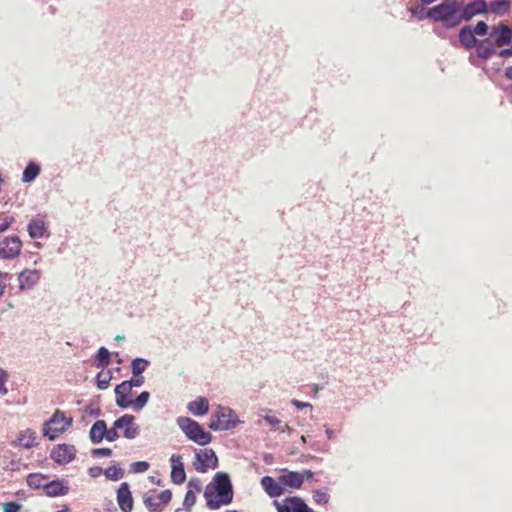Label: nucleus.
<instances>
[{
  "mask_svg": "<svg viewBox=\"0 0 512 512\" xmlns=\"http://www.w3.org/2000/svg\"><path fill=\"white\" fill-rule=\"evenodd\" d=\"M204 497L207 507L211 510L230 504L233 500V486L229 475L225 472H217L213 483L206 486Z\"/></svg>",
  "mask_w": 512,
  "mask_h": 512,
  "instance_id": "1",
  "label": "nucleus"
},
{
  "mask_svg": "<svg viewBox=\"0 0 512 512\" xmlns=\"http://www.w3.org/2000/svg\"><path fill=\"white\" fill-rule=\"evenodd\" d=\"M176 422L189 440L201 446H205L211 442L212 435L206 432L197 421L189 417L181 416L177 418Z\"/></svg>",
  "mask_w": 512,
  "mask_h": 512,
  "instance_id": "2",
  "label": "nucleus"
},
{
  "mask_svg": "<svg viewBox=\"0 0 512 512\" xmlns=\"http://www.w3.org/2000/svg\"><path fill=\"white\" fill-rule=\"evenodd\" d=\"M237 422L236 414L231 408L219 405L212 415L209 428L213 431H225L234 428Z\"/></svg>",
  "mask_w": 512,
  "mask_h": 512,
  "instance_id": "3",
  "label": "nucleus"
},
{
  "mask_svg": "<svg viewBox=\"0 0 512 512\" xmlns=\"http://www.w3.org/2000/svg\"><path fill=\"white\" fill-rule=\"evenodd\" d=\"M72 425V418H66L65 413L56 410L49 421L45 422L43 432L50 440H54L58 434L63 433Z\"/></svg>",
  "mask_w": 512,
  "mask_h": 512,
  "instance_id": "4",
  "label": "nucleus"
},
{
  "mask_svg": "<svg viewBox=\"0 0 512 512\" xmlns=\"http://www.w3.org/2000/svg\"><path fill=\"white\" fill-rule=\"evenodd\" d=\"M460 11V5L456 2H447L444 1L430 9L426 12V17L432 19L435 22H443L451 16L454 12Z\"/></svg>",
  "mask_w": 512,
  "mask_h": 512,
  "instance_id": "5",
  "label": "nucleus"
},
{
  "mask_svg": "<svg viewBox=\"0 0 512 512\" xmlns=\"http://www.w3.org/2000/svg\"><path fill=\"white\" fill-rule=\"evenodd\" d=\"M22 249V241L18 236H8L0 242V257L2 259L16 258Z\"/></svg>",
  "mask_w": 512,
  "mask_h": 512,
  "instance_id": "6",
  "label": "nucleus"
},
{
  "mask_svg": "<svg viewBox=\"0 0 512 512\" xmlns=\"http://www.w3.org/2000/svg\"><path fill=\"white\" fill-rule=\"evenodd\" d=\"M196 459L194 468L199 473H205L208 468L215 469L218 467V458L212 449H205L196 453Z\"/></svg>",
  "mask_w": 512,
  "mask_h": 512,
  "instance_id": "7",
  "label": "nucleus"
},
{
  "mask_svg": "<svg viewBox=\"0 0 512 512\" xmlns=\"http://www.w3.org/2000/svg\"><path fill=\"white\" fill-rule=\"evenodd\" d=\"M76 454V449L73 445L69 444H59L55 446L51 453L50 457L60 465H65L70 463Z\"/></svg>",
  "mask_w": 512,
  "mask_h": 512,
  "instance_id": "8",
  "label": "nucleus"
},
{
  "mask_svg": "<svg viewBox=\"0 0 512 512\" xmlns=\"http://www.w3.org/2000/svg\"><path fill=\"white\" fill-rule=\"evenodd\" d=\"M460 10L462 18L468 22L477 15L486 14L488 12V3L486 0H473L464 5L462 9L460 8Z\"/></svg>",
  "mask_w": 512,
  "mask_h": 512,
  "instance_id": "9",
  "label": "nucleus"
},
{
  "mask_svg": "<svg viewBox=\"0 0 512 512\" xmlns=\"http://www.w3.org/2000/svg\"><path fill=\"white\" fill-rule=\"evenodd\" d=\"M491 37L498 47L509 45L512 42V28L504 23L492 27Z\"/></svg>",
  "mask_w": 512,
  "mask_h": 512,
  "instance_id": "10",
  "label": "nucleus"
},
{
  "mask_svg": "<svg viewBox=\"0 0 512 512\" xmlns=\"http://www.w3.org/2000/svg\"><path fill=\"white\" fill-rule=\"evenodd\" d=\"M41 272L39 270L25 269L19 273V291L32 289L40 280Z\"/></svg>",
  "mask_w": 512,
  "mask_h": 512,
  "instance_id": "11",
  "label": "nucleus"
},
{
  "mask_svg": "<svg viewBox=\"0 0 512 512\" xmlns=\"http://www.w3.org/2000/svg\"><path fill=\"white\" fill-rule=\"evenodd\" d=\"M170 462L171 481L176 485L184 483L186 480V473L182 462V456L179 454H173L170 458Z\"/></svg>",
  "mask_w": 512,
  "mask_h": 512,
  "instance_id": "12",
  "label": "nucleus"
},
{
  "mask_svg": "<svg viewBox=\"0 0 512 512\" xmlns=\"http://www.w3.org/2000/svg\"><path fill=\"white\" fill-rule=\"evenodd\" d=\"M117 503L123 512H131L133 509V498L127 482L121 483L117 490Z\"/></svg>",
  "mask_w": 512,
  "mask_h": 512,
  "instance_id": "13",
  "label": "nucleus"
},
{
  "mask_svg": "<svg viewBox=\"0 0 512 512\" xmlns=\"http://www.w3.org/2000/svg\"><path fill=\"white\" fill-rule=\"evenodd\" d=\"M44 494L48 497H57L68 494L69 487L63 480H52L43 486Z\"/></svg>",
  "mask_w": 512,
  "mask_h": 512,
  "instance_id": "14",
  "label": "nucleus"
},
{
  "mask_svg": "<svg viewBox=\"0 0 512 512\" xmlns=\"http://www.w3.org/2000/svg\"><path fill=\"white\" fill-rule=\"evenodd\" d=\"M47 224L41 217H35L30 220L27 226V231L32 239H38L43 237L47 232Z\"/></svg>",
  "mask_w": 512,
  "mask_h": 512,
  "instance_id": "15",
  "label": "nucleus"
},
{
  "mask_svg": "<svg viewBox=\"0 0 512 512\" xmlns=\"http://www.w3.org/2000/svg\"><path fill=\"white\" fill-rule=\"evenodd\" d=\"M459 41L462 44V46L467 50L475 48V46H477L479 42V40L475 37L472 27L469 25L464 26L460 29Z\"/></svg>",
  "mask_w": 512,
  "mask_h": 512,
  "instance_id": "16",
  "label": "nucleus"
},
{
  "mask_svg": "<svg viewBox=\"0 0 512 512\" xmlns=\"http://www.w3.org/2000/svg\"><path fill=\"white\" fill-rule=\"evenodd\" d=\"M279 481L284 486L299 489L304 482V475L299 472L290 471L285 474H282L279 477Z\"/></svg>",
  "mask_w": 512,
  "mask_h": 512,
  "instance_id": "17",
  "label": "nucleus"
},
{
  "mask_svg": "<svg viewBox=\"0 0 512 512\" xmlns=\"http://www.w3.org/2000/svg\"><path fill=\"white\" fill-rule=\"evenodd\" d=\"M261 485L265 492L270 497H278L283 494L284 490L280 483H278L274 478L271 476H264L261 479Z\"/></svg>",
  "mask_w": 512,
  "mask_h": 512,
  "instance_id": "18",
  "label": "nucleus"
},
{
  "mask_svg": "<svg viewBox=\"0 0 512 512\" xmlns=\"http://www.w3.org/2000/svg\"><path fill=\"white\" fill-rule=\"evenodd\" d=\"M107 425L104 420H97L89 431V437L93 444H99L105 438Z\"/></svg>",
  "mask_w": 512,
  "mask_h": 512,
  "instance_id": "19",
  "label": "nucleus"
},
{
  "mask_svg": "<svg viewBox=\"0 0 512 512\" xmlns=\"http://www.w3.org/2000/svg\"><path fill=\"white\" fill-rule=\"evenodd\" d=\"M187 409L195 416L205 415L209 410V402L205 397H198L188 403Z\"/></svg>",
  "mask_w": 512,
  "mask_h": 512,
  "instance_id": "20",
  "label": "nucleus"
},
{
  "mask_svg": "<svg viewBox=\"0 0 512 512\" xmlns=\"http://www.w3.org/2000/svg\"><path fill=\"white\" fill-rule=\"evenodd\" d=\"M475 48L477 56L483 60H488L495 53L494 45L489 38L479 41Z\"/></svg>",
  "mask_w": 512,
  "mask_h": 512,
  "instance_id": "21",
  "label": "nucleus"
},
{
  "mask_svg": "<svg viewBox=\"0 0 512 512\" xmlns=\"http://www.w3.org/2000/svg\"><path fill=\"white\" fill-rule=\"evenodd\" d=\"M36 439V433L30 429H27L19 434L17 441L21 447L29 449L35 445Z\"/></svg>",
  "mask_w": 512,
  "mask_h": 512,
  "instance_id": "22",
  "label": "nucleus"
},
{
  "mask_svg": "<svg viewBox=\"0 0 512 512\" xmlns=\"http://www.w3.org/2000/svg\"><path fill=\"white\" fill-rule=\"evenodd\" d=\"M298 501L297 496L287 497L282 503L274 501L277 512H295L296 502Z\"/></svg>",
  "mask_w": 512,
  "mask_h": 512,
  "instance_id": "23",
  "label": "nucleus"
},
{
  "mask_svg": "<svg viewBox=\"0 0 512 512\" xmlns=\"http://www.w3.org/2000/svg\"><path fill=\"white\" fill-rule=\"evenodd\" d=\"M40 173V166L35 162H30L25 167L22 174V181L24 183L32 182Z\"/></svg>",
  "mask_w": 512,
  "mask_h": 512,
  "instance_id": "24",
  "label": "nucleus"
},
{
  "mask_svg": "<svg viewBox=\"0 0 512 512\" xmlns=\"http://www.w3.org/2000/svg\"><path fill=\"white\" fill-rule=\"evenodd\" d=\"M510 2L508 0H495L488 5V11L495 15H504L510 8Z\"/></svg>",
  "mask_w": 512,
  "mask_h": 512,
  "instance_id": "25",
  "label": "nucleus"
},
{
  "mask_svg": "<svg viewBox=\"0 0 512 512\" xmlns=\"http://www.w3.org/2000/svg\"><path fill=\"white\" fill-rule=\"evenodd\" d=\"M110 364V352L106 347H100L96 354L95 366L104 369Z\"/></svg>",
  "mask_w": 512,
  "mask_h": 512,
  "instance_id": "26",
  "label": "nucleus"
},
{
  "mask_svg": "<svg viewBox=\"0 0 512 512\" xmlns=\"http://www.w3.org/2000/svg\"><path fill=\"white\" fill-rule=\"evenodd\" d=\"M47 479L45 475H42L40 473H31L27 476V484L30 488L33 489H39L43 488V486L46 484L44 481Z\"/></svg>",
  "mask_w": 512,
  "mask_h": 512,
  "instance_id": "27",
  "label": "nucleus"
},
{
  "mask_svg": "<svg viewBox=\"0 0 512 512\" xmlns=\"http://www.w3.org/2000/svg\"><path fill=\"white\" fill-rule=\"evenodd\" d=\"M149 366V361L144 358H135L131 362V369L133 376H140L147 367Z\"/></svg>",
  "mask_w": 512,
  "mask_h": 512,
  "instance_id": "28",
  "label": "nucleus"
},
{
  "mask_svg": "<svg viewBox=\"0 0 512 512\" xmlns=\"http://www.w3.org/2000/svg\"><path fill=\"white\" fill-rule=\"evenodd\" d=\"M112 379L111 371H101L96 376L97 387L100 390H105L109 387L110 381Z\"/></svg>",
  "mask_w": 512,
  "mask_h": 512,
  "instance_id": "29",
  "label": "nucleus"
},
{
  "mask_svg": "<svg viewBox=\"0 0 512 512\" xmlns=\"http://www.w3.org/2000/svg\"><path fill=\"white\" fill-rule=\"evenodd\" d=\"M104 475L108 480L118 481L124 476V472L119 466L113 465L104 471Z\"/></svg>",
  "mask_w": 512,
  "mask_h": 512,
  "instance_id": "30",
  "label": "nucleus"
},
{
  "mask_svg": "<svg viewBox=\"0 0 512 512\" xmlns=\"http://www.w3.org/2000/svg\"><path fill=\"white\" fill-rule=\"evenodd\" d=\"M150 399V393L148 391L141 392L134 400L133 407L136 411L142 410Z\"/></svg>",
  "mask_w": 512,
  "mask_h": 512,
  "instance_id": "31",
  "label": "nucleus"
},
{
  "mask_svg": "<svg viewBox=\"0 0 512 512\" xmlns=\"http://www.w3.org/2000/svg\"><path fill=\"white\" fill-rule=\"evenodd\" d=\"M135 417L130 414H125L114 421L115 428L126 429L134 423Z\"/></svg>",
  "mask_w": 512,
  "mask_h": 512,
  "instance_id": "32",
  "label": "nucleus"
},
{
  "mask_svg": "<svg viewBox=\"0 0 512 512\" xmlns=\"http://www.w3.org/2000/svg\"><path fill=\"white\" fill-rule=\"evenodd\" d=\"M462 21H464V18H462V12L459 14L458 12H454L451 14V16H448L446 20H444L443 26L446 28H454L458 26Z\"/></svg>",
  "mask_w": 512,
  "mask_h": 512,
  "instance_id": "33",
  "label": "nucleus"
},
{
  "mask_svg": "<svg viewBox=\"0 0 512 512\" xmlns=\"http://www.w3.org/2000/svg\"><path fill=\"white\" fill-rule=\"evenodd\" d=\"M143 501L149 512H161L160 503L156 501L154 496L145 495Z\"/></svg>",
  "mask_w": 512,
  "mask_h": 512,
  "instance_id": "34",
  "label": "nucleus"
},
{
  "mask_svg": "<svg viewBox=\"0 0 512 512\" xmlns=\"http://www.w3.org/2000/svg\"><path fill=\"white\" fill-rule=\"evenodd\" d=\"M195 503H196V495L194 494V492L191 489H189L186 492L184 501H183L185 510L187 512H190L192 507L195 505Z\"/></svg>",
  "mask_w": 512,
  "mask_h": 512,
  "instance_id": "35",
  "label": "nucleus"
},
{
  "mask_svg": "<svg viewBox=\"0 0 512 512\" xmlns=\"http://www.w3.org/2000/svg\"><path fill=\"white\" fill-rule=\"evenodd\" d=\"M133 388H131L128 380L121 382L119 385L115 387L116 395H129Z\"/></svg>",
  "mask_w": 512,
  "mask_h": 512,
  "instance_id": "36",
  "label": "nucleus"
},
{
  "mask_svg": "<svg viewBox=\"0 0 512 512\" xmlns=\"http://www.w3.org/2000/svg\"><path fill=\"white\" fill-rule=\"evenodd\" d=\"M8 378V372L5 369L0 368V395H6L8 393V389L6 387Z\"/></svg>",
  "mask_w": 512,
  "mask_h": 512,
  "instance_id": "37",
  "label": "nucleus"
},
{
  "mask_svg": "<svg viewBox=\"0 0 512 512\" xmlns=\"http://www.w3.org/2000/svg\"><path fill=\"white\" fill-rule=\"evenodd\" d=\"M472 30L475 35L485 36L488 33L489 26L485 21H478Z\"/></svg>",
  "mask_w": 512,
  "mask_h": 512,
  "instance_id": "38",
  "label": "nucleus"
},
{
  "mask_svg": "<svg viewBox=\"0 0 512 512\" xmlns=\"http://www.w3.org/2000/svg\"><path fill=\"white\" fill-rule=\"evenodd\" d=\"M140 433V427L138 425H131L124 430V437L126 439H135Z\"/></svg>",
  "mask_w": 512,
  "mask_h": 512,
  "instance_id": "39",
  "label": "nucleus"
},
{
  "mask_svg": "<svg viewBox=\"0 0 512 512\" xmlns=\"http://www.w3.org/2000/svg\"><path fill=\"white\" fill-rule=\"evenodd\" d=\"M313 500L318 504H326L329 501V494L322 490H316L313 493Z\"/></svg>",
  "mask_w": 512,
  "mask_h": 512,
  "instance_id": "40",
  "label": "nucleus"
},
{
  "mask_svg": "<svg viewBox=\"0 0 512 512\" xmlns=\"http://www.w3.org/2000/svg\"><path fill=\"white\" fill-rule=\"evenodd\" d=\"M149 469V464L145 461H137L131 464V471L133 473H144Z\"/></svg>",
  "mask_w": 512,
  "mask_h": 512,
  "instance_id": "41",
  "label": "nucleus"
},
{
  "mask_svg": "<svg viewBox=\"0 0 512 512\" xmlns=\"http://www.w3.org/2000/svg\"><path fill=\"white\" fill-rule=\"evenodd\" d=\"M116 404L118 407L125 409L133 405V400L128 399V395H116Z\"/></svg>",
  "mask_w": 512,
  "mask_h": 512,
  "instance_id": "42",
  "label": "nucleus"
},
{
  "mask_svg": "<svg viewBox=\"0 0 512 512\" xmlns=\"http://www.w3.org/2000/svg\"><path fill=\"white\" fill-rule=\"evenodd\" d=\"M160 504L167 505L172 499V492L169 489L163 490L157 497Z\"/></svg>",
  "mask_w": 512,
  "mask_h": 512,
  "instance_id": "43",
  "label": "nucleus"
},
{
  "mask_svg": "<svg viewBox=\"0 0 512 512\" xmlns=\"http://www.w3.org/2000/svg\"><path fill=\"white\" fill-rule=\"evenodd\" d=\"M93 457H108L112 454L110 448H95L91 451Z\"/></svg>",
  "mask_w": 512,
  "mask_h": 512,
  "instance_id": "44",
  "label": "nucleus"
},
{
  "mask_svg": "<svg viewBox=\"0 0 512 512\" xmlns=\"http://www.w3.org/2000/svg\"><path fill=\"white\" fill-rule=\"evenodd\" d=\"M117 430L118 428H115V425L113 424V426L110 429H107L105 439L109 442L116 441L119 438V433Z\"/></svg>",
  "mask_w": 512,
  "mask_h": 512,
  "instance_id": "45",
  "label": "nucleus"
},
{
  "mask_svg": "<svg viewBox=\"0 0 512 512\" xmlns=\"http://www.w3.org/2000/svg\"><path fill=\"white\" fill-rule=\"evenodd\" d=\"M296 511L295 512H314L313 509H311L305 501L298 497V501L296 502Z\"/></svg>",
  "mask_w": 512,
  "mask_h": 512,
  "instance_id": "46",
  "label": "nucleus"
},
{
  "mask_svg": "<svg viewBox=\"0 0 512 512\" xmlns=\"http://www.w3.org/2000/svg\"><path fill=\"white\" fill-rule=\"evenodd\" d=\"M13 221V217H2V215L0 214V233L6 231L11 226Z\"/></svg>",
  "mask_w": 512,
  "mask_h": 512,
  "instance_id": "47",
  "label": "nucleus"
},
{
  "mask_svg": "<svg viewBox=\"0 0 512 512\" xmlns=\"http://www.w3.org/2000/svg\"><path fill=\"white\" fill-rule=\"evenodd\" d=\"M131 388L133 387H141L144 384V377L142 374L140 376H133L132 379L128 380Z\"/></svg>",
  "mask_w": 512,
  "mask_h": 512,
  "instance_id": "48",
  "label": "nucleus"
},
{
  "mask_svg": "<svg viewBox=\"0 0 512 512\" xmlns=\"http://www.w3.org/2000/svg\"><path fill=\"white\" fill-rule=\"evenodd\" d=\"M21 505L16 502H8L4 505V512H18Z\"/></svg>",
  "mask_w": 512,
  "mask_h": 512,
  "instance_id": "49",
  "label": "nucleus"
},
{
  "mask_svg": "<svg viewBox=\"0 0 512 512\" xmlns=\"http://www.w3.org/2000/svg\"><path fill=\"white\" fill-rule=\"evenodd\" d=\"M9 274L7 272L0 271V297L4 294L6 283L5 281L8 279Z\"/></svg>",
  "mask_w": 512,
  "mask_h": 512,
  "instance_id": "50",
  "label": "nucleus"
},
{
  "mask_svg": "<svg viewBox=\"0 0 512 512\" xmlns=\"http://www.w3.org/2000/svg\"><path fill=\"white\" fill-rule=\"evenodd\" d=\"M263 419L275 428L281 424V420L276 416L265 415Z\"/></svg>",
  "mask_w": 512,
  "mask_h": 512,
  "instance_id": "51",
  "label": "nucleus"
},
{
  "mask_svg": "<svg viewBox=\"0 0 512 512\" xmlns=\"http://www.w3.org/2000/svg\"><path fill=\"white\" fill-rule=\"evenodd\" d=\"M102 473H104L103 469L99 466H93V467H90L89 470H88V474L90 475V477L92 478H97L99 477Z\"/></svg>",
  "mask_w": 512,
  "mask_h": 512,
  "instance_id": "52",
  "label": "nucleus"
},
{
  "mask_svg": "<svg viewBox=\"0 0 512 512\" xmlns=\"http://www.w3.org/2000/svg\"><path fill=\"white\" fill-rule=\"evenodd\" d=\"M291 404L293 406H295L297 409H303V408H307L309 407L310 409H312V405L308 402H302V401H299L297 399H292L291 400Z\"/></svg>",
  "mask_w": 512,
  "mask_h": 512,
  "instance_id": "53",
  "label": "nucleus"
},
{
  "mask_svg": "<svg viewBox=\"0 0 512 512\" xmlns=\"http://www.w3.org/2000/svg\"><path fill=\"white\" fill-rule=\"evenodd\" d=\"M188 487L189 488H193L195 489L196 491H201V482L198 478H195V479H191L189 482H188Z\"/></svg>",
  "mask_w": 512,
  "mask_h": 512,
  "instance_id": "54",
  "label": "nucleus"
},
{
  "mask_svg": "<svg viewBox=\"0 0 512 512\" xmlns=\"http://www.w3.org/2000/svg\"><path fill=\"white\" fill-rule=\"evenodd\" d=\"M85 412L88 413L91 416L98 417L101 415L100 408H92L91 406H88L85 408Z\"/></svg>",
  "mask_w": 512,
  "mask_h": 512,
  "instance_id": "55",
  "label": "nucleus"
},
{
  "mask_svg": "<svg viewBox=\"0 0 512 512\" xmlns=\"http://www.w3.org/2000/svg\"><path fill=\"white\" fill-rule=\"evenodd\" d=\"M276 430L279 432V433H285V432H288L290 433L292 431V429L290 428V426L287 424V423H282L280 425H278L276 427Z\"/></svg>",
  "mask_w": 512,
  "mask_h": 512,
  "instance_id": "56",
  "label": "nucleus"
},
{
  "mask_svg": "<svg viewBox=\"0 0 512 512\" xmlns=\"http://www.w3.org/2000/svg\"><path fill=\"white\" fill-rule=\"evenodd\" d=\"M499 56L503 58L512 57V46L510 48H505L499 52Z\"/></svg>",
  "mask_w": 512,
  "mask_h": 512,
  "instance_id": "57",
  "label": "nucleus"
},
{
  "mask_svg": "<svg viewBox=\"0 0 512 512\" xmlns=\"http://www.w3.org/2000/svg\"><path fill=\"white\" fill-rule=\"evenodd\" d=\"M192 16H193V13H192V11H191V10H184V11L182 12V16H181V18H182L183 20H189V19H191V18H192Z\"/></svg>",
  "mask_w": 512,
  "mask_h": 512,
  "instance_id": "58",
  "label": "nucleus"
},
{
  "mask_svg": "<svg viewBox=\"0 0 512 512\" xmlns=\"http://www.w3.org/2000/svg\"><path fill=\"white\" fill-rule=\"evenodd\" d=\"M505 77L508 80H512V66H509L505 69Z\"/></svg>",
  "mask_w": 512,
  "mask_h": 512,
  "instance_id": "59",
  "label": "nucleus"
},
{
  "mask_svg": "<svg viewBox=\"0 0 512 512\" xmlns=\"http://www.w3.org/2000/svg\"><path fill=\"white\" fill-rule=\"evenodd\" d=\"M325 433H326V435H327V437H328L329 439H333V438H334V436H335L334 431H333L332 429H330V428H327V429L325 430Z\"/></svg>",
  "mask_w": 512,
  "mask_h": 512,
  "instance_id": "60",
  "label": "nucleus"
},
{
  "mask_svg": "<svg viewBox=\"0 0 512 512\" xmlns=\"http://www.w3.org/2000/svg\"><path fill=\"white\" fill-rule=\"evenodd\" d=\"M304 476H306L307 478H310L313 476V473L311 470H306L305 473L303 474Z\"/></svg>",
  "mask_w": 512,
  "mask_h": 512,
  "instance_id": "61",
  "label": "nucleus"
},
{
  "mask_svg": "<svg viewBox=\"0 0 512 512\" xmlns=\"http://www.w3.org/2000/svg\"><path fill=\"white\" fill-rule=\"evenodd\" d=\"M115 339H116V340H123V339H124V336L117 335Z\"/></svg>",
  "mask_w": 512,
  "mask_h": 512,
  "instance_id": "62",
  "label": "nucleus"
},
{
  "mask_svg": "<svg viewBox=\"0 0 512 512\" xmlns=\"http://www.w3.org/2000/svg\"><path fill=\"white\" fill-rule=\"evenodd\" d=\"M301 441H302L303 443H305V442H306V437H305V436H301Z\"/></svg>",
  "mask_w": 512,
  "mask_h": 512,
  "instance_id": "63",
  "label": "nucleus"
},
{
  "mask_svg": "<svg viewBox=\"0 0 512 512\" xmlns=\"http://www.w3.org/2000/svg\"><path fill=\"white\" fill-rule=\"evenodd\" d=\"M469 60L471 61V63H472L473 65H476V64H475V62L473 61L472 56H470V57H469Z\"/></svg>",
  "mask_w": 512,
  "mask_h": 512,
  "instance_id": "64",
  "label": "nucleus"
}]
</instances>
